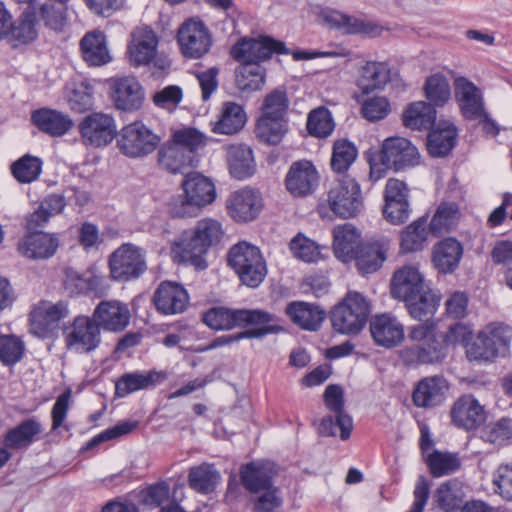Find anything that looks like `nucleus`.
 Here are the masks:
<instances>
[{"instance_id": "obj_1", "label": "nucleus", "mask_w": 512, "mask_h": 512, "mask_svg": "<svg viewBox=\"0 0 512 512\" xmlns=\"http://www.w3.org/2000/svg\"><path fill=\"white\" fill-rule=\"evenodd\" d=\"M224 231L222 224L214 218H202L194 227L183 231L171 244L174 262L186 263L197 270H204L208 263L204 255L210 248L220 243Z\"/></svg>"}, {"instance_id": "obj_2", "label": "nucleus", "mask_w": 512, "mask_h": 512, "mask_svg": "<svg viewBox=\"0 0 512 512\" xmlns=\"http://www.w3.org/2000/svg\"><path fill=\"white\" fill-rule=\"evenodd\" d=\"M206 145V136L192 127L174 131L170 140L157 148V165L169 174L184 173L195 167L198 150Z\"/></svg>"}, {"instance_id": "obj_3", "label": "nucleus", "mask_w": 512, "mask_h": 512, "mask_svg": "<svg viewBox=\"0 0 512 512\" xmlns=\"http://www.w3.org/2000/svg\"><path fill=\"white\" fill-rule=\"evenodd\" d=\"M408 339L415 344L400 351V358L406 365L434 364L446 356L444 337L436 332L434 321L409 327Z\"/></svg>"}, {"instance_id": "obj_4", "label": "nucleus", "mask_w": 512, "mask_h": 512, "mask_svg": "<svg viewBox=\"0 0 512 512\" xmlns=\"http://www.w3.org/2000/svg\"><path fill=\"white\" fill-rule=\"evenodd\" d=\"M181 186L184 195L172 199L169 203V212L173 217L195 216L198 209L210 205L216 199L213 181L199 172L186 174Z\"/></svg>"}, {"instance_id": "obj_5", "label": "nucleus", "mask_w": 512, "mask_h": 512, "mask_svg": "<svg viewBox=\"0 0 512 512\" xmlns=\"http://www.w3.org/2000/svg\"><path fill=\"white\" fill-rule=\"evenodd\" d=\"M370 313V300L360 292L348 291L331 311L330 320L336 332L356 335L366 326Z\"/></svg>"}, {"instance_id": "obj_6", "label": "nucleus", "mask_w": 512, "mask_h": 512, "mask_svg": "<svg viewBox=\"0 0 512 512\" xmlns=\"http://www.w3.org/2000/svg\"><path fill=\"white\" fill-rule=\"evenodd\" d=\"M512 329L503 323H490L467 346V357L470 360L493 361L509 352Z\"/></svg>"}, {"instance_id": "obj_7", "label": "nucleus", "mask_w": 512, "mask_h": 512, "mask_svg": "<svg viewBox=\"0 0 512 512\" xmlns=\"http://www.w3.org/2000/svg\"><path fill=\"white\" fill-rule=\"evenodd\" d=\"M228 264L241 282L249 287H258L266 277L267 266L258 247L239 242L229 250Z\"/></svg>"}, {"instance_id": "obj_8", "label": "nucleus", "mask_w": 512, "mask_h": 512, "mask_svg": "<svg viewBox=\"0 0 512 512\" xmlns=\"http://www.w3.org/2000/svg\"><path fill=\"white\" fill-rule=\"evenodd\" d=\"M161 136L142 121L125 125L117 135V147L128 158L142 159L157 150Z\"/></svg>"}, {"instance_id": "obj_9", "label": "nucleus", "mask_w": 512, "mask_h": 512, "mask_svg": "<svg viewBox=\"0 0 512 512\" xmlns=\"http://www.w3.org/2000/svg\"><path fill=\"white\" fill-rule=\"evenodd\" d=\"M111 277L120 282L139 278L146 270V251L133 243H123L109 256Z\"/></svg>"}, {"instance_id": "obj_10", "label": "nucleus", "mask_w": 512, "mask_h": 512, "mask_svg": "<svg viewBox=\"0 0 512 512\" xmlns=\"http://www.w3.org/2000/svg\"><path fill=\"white\" fill-rule=\"evenodd\" d=\"M274 53L289 54L285 43L269 36L241 38L231 48V57L241 65H259L269 59Z\"/></svg>"}, {"instance_id": "obj_11", "label": "nucleus", "mask_w": 512, "mask_h": 512, "mask_svg": "<svg viewBox=\"0 0 512 512\" xmlns=\"http://www.w3.org/2000/svg\"><path fill=\"white\" fill-rule=\"evenodd\" d=\"M328 204L332 212L341 218L356 216L363 205L357 181L349 175L339 178L328 192Z\"/></svg>"}, {"instance_id": "obj_12", "label": "nucleus", "mask_w": 512, "mask_h": 512, "mask_svg": "<svg viewBox=\"0 0 512 512\" xmlns=\"http://www.w3.org/2000/svg\"><path fill=\"white\" fill-rule=\"evenodd\" d=\"M78 129L82 143L94 148L107 146L118 135L114 117L103 112H93L85 116Z\"/></svg>"}, {"instance_id": "obj_13", "label": "nucleus", "mask_w": 512, "mask_h": 512, "mask_svg": "<svg viewBox=\"0 0 512 512\" xmlns=\"http://www.w3.org/2000/svg\"><path fill=\"white\" fill-rule=\"evenodd\" d=\"M177 42L184 57L199 59L210 50L212 36L202 21L189 19L178 29Z\"/></svg>"}, {"instance_id": "obj_14", "label": "nucleus", "mask_w": 512, "mask_h": 512, "mask_svg": "<svg viewBox=\"0 0 512 512\" xmlns=\"http://www.w3.org/2000/svg\"><path fill=\"white\" fill-rule=\"evenodd\" d=\"M65 343L68 349L77 353H89L101 343V332L94 318L77 316L65 332Z\"/></svg>"}, {"instance_id": "obj_15", "label": "nucleus", "mask_w": 512, "mask_h": 512, "mask_svg": "<svg viewBox=\"0 0 512 512\" xmlns=\"http://www.w3.org/2000/svg\"><path fill=\"white\" fill-rule=\"evenodd\" d=\"M409 188L407 184L397 178L387 180L384 189V218L393 225L406 222L410 216Z\"/></svg>"}, {"instance_id": "obj_16", "label": "nucleus", "mask_w": 512, "mask_h": 512, "mask_svg": "<svg viewBox=\"0 0 512 512\" xmlns=\"http://www.w3.org/2000/svg\"><path fill=\"white\" fill-rule=\"evenodd\" d=\"M380 160L386 168L401 171L418 165L420 154L416 146L408 139L391 137L382 144Z\"/></svg>"}, {"instance_id": "obj_17", "label": "nucleus", "mask_w": 512, "mask_h": 512, "mask_svg": "<svg viewBox=\"0 0 512 512\" xmlns=\"http://www.w3.org/2000/svg\"><path fill=\"white\" fill-rule=\"evenodd\" d=\"M320 181L314 164L308 160L293 162L285 177L287 191L293 197H306L314 193Z\"/></svg>"}, {"instance_id": "obj_18", "label": "nucleus", "mask_w": 512, "mask_h": 512, "mask_svg": "<svg viewBox=\"0 0 512 512\" xmlns=\"http://www.w3.org/2000/svg\"><path fill=\"white\" fill-rule=\"evenodd\" d=\"M189 302V294L184 286L173 281L161 282L153 294V303L163 315L183 313Z\"/></svg>"}, {"instance_id": "obj_19", "label": "nucleus", "mask_w": 512, "mask_h": 512, "mask_svg": "<svg viewBox=\"0 0 512 512\" xmlns=\"http://www.w3.org/2000/svg\"><path fill=\"white\" fill-rule=\"evenodd\" d=\"M67 315L65 303L42 301L30 312V330L34 335L46 338Z\"/></svg>"}, {"instance_id": "obj_20", "label": "nucleus", "mask_w": 512, "mask_h": 512, "mask_svg": "<svg viewBox=\"0 0 512 512\" xmlns=\"http://www.w3.org/2000/svg\"><path fill=\"white\" fill-rule=\"evenodd\" d=\"M228 215L238 223L253 221L262 209V199L258 192L243 188L232 192L226 200Z\"/></svg>"}, {"instance_id": "obj_21", "label": "nucleus", "mask_w": 512, "mask_h": 512, "mask_svg": "<svg viewBox=\"0 0 512 512\" xmlns=\"http://www.w3.org/2000/svg\"><path fill=\"white\" fill-rule=\"evenodd\" d=\"M454 96L460 112L465 119L477 120L485 110L483 93L466 77L454 80Z\"/></svg>"}, {"instance_id": "obj_22", "label": "nucleus", "mask_w": 512, "mask_h": 512, "mask_svg": "<svg viewBox=\"0 0 512 512\" xmlns=\"http://www.w3.org/2000/svg\"><path fill=\"white\" fill-rule=\"evenodd\" d=\"M370 333L376 345L387 349L398 346L405 338L404 325L389 313L372 317Z\"/></svg>"}, {"instance_id": "obj_23", "label": "nucleus", "mask_w": 512, "mask_h": 512, "mask_svg": "<svg viewBox=\"0 0 512 512\" xmlns=\"http://www.w3.org/2000/svg\"><path fill=\"white\" fill-rule=\"evenodd\" d=\"M238 327H253L239 333V337L261 338L277 333L282 327L276 323V316L261 309H237Z\"/></svg>"}, {"instance_id": "obj_24", "label": "nucleus", "mask_w": 512, "mask_h": 512, "mask_svg": "<svg viewBox=\"0 0 512 512\" xmlns=\"http://www.w3.org/2000/svg\"><path fill=\"white\" fill-rule=\"evenodd\" d=\"M67 2L65 0H38L27 6L38 24L49 30L62 32L67 24Z\"/></svg>"}, {"instance_id": "obj_25", "label": "nucleus", "mask_w": 512, "mask_h": 512, "mask_svg": "<svg viewBox=\"0 0 512 512\" xmlns=\"http://www.w3.org/2000/svg\"><path fill=\"white\" fill-rule=\"evenodd\" d=\"M390 249V241L387 238L367 242L360 245L353 255V261L362 275H368L378 271Z\"/></svg>"}, {"instance_id": "obj_26", "label": "nucleus", "mask_w": 512, "mask_h": 512, "mask_svg": "<svg viewBox=\"0 0 512 512\" xmlns=\"http://www.w3.org/2000/svg\"><path fill=\"white\" fill-rule=\"evenodd\" d=\"M428 288L423 275L414 266H403L395 271L391 281V294L399 300H411Z\"/></svg>"}, {"instance_id": "obj_27", "label": "nucleus", "mask_w": 512, "mask_h": 512, "mask_svg": "<svg viewBox=\"0 0 512 512\" xmlns=\"http://www.w3.org/2000/svg\"><path fill=\"white\" fill-rule=\"evenodd\" d=\"M92 317L100 328L119 332L129 324L130 311L127 305L119 301H102L95 308Z\"/></svg>"}, {"instance_id": "obj_28", "label": "nucleus", "mask_w": 512, "mask_h": 512, "mask_svg": "<svg viewBox=\"0 0 512 512\" xmlns=\"http://www.w3.org/2000/svg\"><path fill=\"white\" fill-rule=\"evenodd\" d=\"M453 423L465 430H474L485 421V410L472 395H463L451 409Z\"/></svg>"}, {"instance_id": "obj_29", "label": "nucleus", "mask_w": 512, "mask_h": 512, "mask_svg": "<svg viewBox=\"0 0 512 512\" xmlns=\"http://www.w3.org/2000/svg\"><path fill=\"white\" fill-rule=\"evenodd\" d=\"M112 98L118 110L133 112L142 107L145 95L134 77H123L115 81Z\"/></svg>"}, {"instance_id": "obj_30", "label": "nucleus", "mask_w": 512, "mask_h": 512, "mask_svg": "<svg viewBox=\"0 0 512 512\" xmlns=\"http://www.w3.org/2000/svg\"><path fill=\"white\" fill-rule=\"evenodd\" d=\"M58 247V237L44 232L29 233L18 242V251L29 259H48Z\"/></svg>"}, {"instance_id": "obj_31", "label": "nucleus", "mask_w": 512, "mask_h": 512, "mask_svg": "<svg viewBox=\"0 0 512 512\" xmlns=\"http://www.w3.org/2000/svg\"><path fill=\"white\" fill-rule=\"evenodd\" d=\"M31 120L41 132L51 137H61L65 135L74 125L69 115L50 108L35 110L32 112Z\"/></svg>"}, {"instance_id": "obj_32", "label": "nucleus", "mask_w": 512, "mask_h": 512, "mask_svg": "<svg viewBox=\"0 0 512 512\" xmlns=\"http://www.w3.org/2000/svg\"><path fill=\"white\" fill-rule=\"evenodd\" d=\"M448 388V383L442 376L423 378L413 391V402L422 408L437 406L444 401Z\"/></svg>"}, {"instance_id": "obj_33", "label": "nucleus", "mask_w": 512, "mask_h": 512, "mask_svg": "<svg viewBox=\"0 0 512 512\" xmlns=\"http://www.w3.org/2000/svg\"><path fill=\"white\" fill-rule=\"evenodd\" d=\"M275 471L269 463L251 462L240 469V480L243 487L252 495L275 486Z\"/></svg>"}, {"instance_id": "obj_34", "label": "nucleus", "mask_w": 512, "mask_h": 512, "mask_svg": "<svg viewBox=\"0 0 512 512\" xmlns=\"http://www.w3.org/2000/svg\"><path fill=\"white\" fill-rule=\"evenodd\" d=\"M80 51L88 66L100 67L112 60L106 36L100 31L87 32L80 41Z\"/></svg>"}, {"instance_id": "obj_35", "label": "nucleus", "mask_w": 512, "mask_h": 512, "mask_svg": "<svg viewBox=\"0 0 512 512\" xmlns=\"http://www.w3.org/2000/svg\"><path fill=\"white\" fill-rule=\"evenodd\" d=\"M157 45V37L151 29H137L128 47L131 63L135 66L149 64L156 55Z\"/></svg>"}, {"instance_id": "obj_36", "label": "nucleus", "mask_w": 512, "mask_h": 512, "mask_svg": "<svg viewBox=\"0 0 512 512\" xmlns=\"http://www.w3.org/2000/svg\"><path fill=\"white\" fill-rule=\"evenodd\" d=\"M286 313L294 324L309 331L319 329L326 317L322 308L302 301L289 303L286 307Z\"/></svg>"}, {"instance_id": "obj_37", "label": "nucleus", "mask_w": 512, "mask_h": 512, "mask_svg": "<svg viewBox=\"0 0 512 512\" xmlns=\"http://www.w3.org/2000/svg\"><path fill=\"white\" fill-rule=\"evenodd\" d=\"M463 248L454 238H446L437 243L432 251L434 267L440 273H452L460 263Z\"/></svg>"}, {"instance_id": "obj_38", "label": "nucleus", "mask_w": 512, "mask_h": 512, "mask_svg": "<svg viewBox=\"0 0 512 512\" xmlns=\"http://www.w3.org/2000/svg\"><path fill=\"white\" fill-rule=\"evenodd\" d=\"M360 233L350 223L338 225L333 229V252L337 259L344 263L353 261V255L358 245Z\"/></svg>"}, {"instance_id": "obj_39", "label": "nucleus", "mask_w": 512, "mask_h": 512, "mask_svg": "<svg viewBox=\"0 0 512 512\" xmlns=\"http://www.w3.org/2000/svg\"><path fill=\"white\" fill-rule=\"evenodd\" d=\"M389 79L390 71L386 63L367 61L359 69L356 85L363 94H370L375 90L382 89Z\"/></svg>"}, {"instance_id": "obj_40", "label": "nucleus", "mask_w": 512, "mask_h": 512, "mask_svg": "<svg viewBox=\"0 0 512 512\" xmlns=\"http://www.w3.org/2000/svg\"><path fill=\"white\" fill-rule=\"evenodd\" d=\"M246 120V113L240 104L225 102L218 119L211 122L212 131L218 134L233 135L244 127Z\"/></svg>"}, {"instance_id": "obj_41", "label": "nucleus", "mask_w": 512, "mask_h": 512, "mask_svg": "<svg viewBox=\"0 0 512 512\" xmlns=\"http://www.w3.org/2000/svg\"><path fill=\"white\" fill-rule=\"evenodd\" d=\"M324 402L330 411L336 414V423L340 428V438L347 440L350 437L353 421L352 418L344 412V392L341 386L328 385L324 392Z\"/></svg>"}, {"instance_id": "obj_42", "label": "nucleus", "mask_w": 512, "mask_h": 512, "mask_svg": "<svg viewBox=\"0 0 512 512\" xmlns=\"http://www.w3.org/2000/svg\"><path fill=\"white\" fill-rule=\"evenodd\" d=\"M226 158L229 171L234 178L245 179L253 174V153L247 145H228L226 147Z\"/></svg>"}, {"instance_id": "obj_43", "label": "nucleus", "mask_w": 512, "mask_h": 512, "mask_svg": "<svg viewBox=\"0 0 512 512\" xmlns=\"http://www.w3.org/2000/svg\"><path fill=\"white\" fill-rule=\"evenodd\" d=\"M221 475L213 464L202 463L190 468L189 487L200 494L212 493L219 484Z\"/></svg>"}, {"instance_id": "obj_44", "label": "nucleus", "mask_w": 512, "mask_h": 512, "mask_svg": "<svg viewBox=\"0 0 512 512\" xmlns=\"http://www.w3.org/2000/svg\"><path fill=\"white\" fill-rule=\"evenodd\" d=\"M42 431L41 423L35 418H29L7 432L4 444L10 449L26 448L34 442L36 436Z\"/></svg>"}, {"instance_id": "obj_45", "label": "nucleus", "mask_w": 512, "mask_h": 512, "mask_svg": "<svg viewBox=\"0 0 512 512\" xmlns=\"http://www.w3.org/2000/svg\"><path fill=\"white\" fill-rule=\"evenodd\" d=\"M402 117L403 124L410 129H431L436 120V110L425 101H417L404 110Z\"/></svg>"}, {"instance_id": "obj_46", "label": "nucleus", "mask_w": 512, "mask_h": 512, "mask_svg": "<svg viewBox=\"0 0 512 512\" xmlns=\"http://www.w3.org/2000/svg\"><path fill=\"white\" fill-rule=\"evenodd\" d=\"M325 20L332 26L344 28L349 34L361 33L369 36H377L381 32V28L372 21L351 17L337 11L328 13Z\"/></svg>"}, {"instance_id": "obj_47", "label": "nucleus", "mask_w": 512, "mask_h": 512, "mask_svg": "<svg viewBox=\"0 0 512 512\" xmlns=\"http://www.w3.org/2000/svg\"><path fill=\"white\" fill-rule=\"evenodd\" d=\"M439 301V297L429 287L417 293L413 299L404 300L410 316L422 323L431 321L430 318L435 314Z\"/></svg>"}, {"instance_id": "obj_48", "label": "nucleus", "mask_w": 512, "mask_h": 512, "mask_svg": "<svg viewBox=\"0 0 512 512\" xmlns=\"http://www.w3.org/2000/svg\"><path fill=\"white\" fill-rule=\"evenodd\" d=\"M464 491L462 484L457 480H449L442 483L435 493V501L437 506L443 512L460 511L463 507Z\"/></svg>"}, {"instance_id": "obj_49", "label": "nucleus", "mask_w": 512, "mask_h": 512, "mask_svg": "<svg viewBox=\"0 0 512 512\" xmlns=\"http://www.w3.org/2000/svg\"><path fill=\"white\" fill-rule=\"evenodd\" d=\"M456 128L449 124L443 128H434L430 131L427 140V149L433 157H444L451 152L456 142Z\"/></svg>"}, {"instance_id": "obj_50", "label": "nucleus", "mask_w": 512, "mask_h": 512, "mask_svg": "<svg viewBox=\"0 0 512 512\" xmlns=\"http://www.w3.org/2000/svg\"><path fill=\"white\" fill-rule=\"evenodd\" d=\"M427 218L420 217L405 227L401 232L400 247L405 253L422 250L430 229L427 228Z\"/></svg>"}, {"instance_id": "obj_51", "label": "nucleus", "mask_w": 512, "mask_h": 512, "mask_svg": "<svg viewBox=\"0 0 512 512\" xmlns=\"http://www.w3.org/2000/svg\"><path fill=\"white\" fill-rule=\"evenodd\" d=\"M288 131L285 118L261 116L256 124L257 137L270 145L279 144Z\"/></svg>"}, {"instance_id": "obj_52", "label": "nucleus", "mask_w": 512, "mask_h": 512, "mask_svg": "<svg viewBox=\"0 0 512 512\" xmlns=\"http://www.w3.org/2000/svg\"><path fill=\"white\" fill-rule=\"evenodd\" d=\"M156 377H159V374L153 371L126 373L116 382L115 393L118 397H125L135 391L146 389L154 385Z\"/></svg>"}, {"instance_id": "obj_53", "label": "nucleus", "mask_w": 512, "mask_h": 512, "mask_svg": "<svg viewBox=\"0 0 512 512\" xmlns=\"http://www.w3.org/2000/svg\"><path fill=\"white\" fill-rule=\"evenodd\" d=\"M425 97L428 99V104L432 107L444 106L451 97V89L448 79L440 74L435 73L426 79L424 84Z\"/></svg>"}, {"instance_id": "obj_54", "label": "nucleus", "mask_w": 512, "mask_h": 512, "mask_svg": "<svg viewBox=\"0 0 512 512\" xmlns=\"http://www.w3.org/2000/svg\"><path fill=\"white\" fill-rule=\"evenodd\" d=\"M459 217V208L455 203L440 204L430 221V232L435 235L449 232L455 227Z\"/></svg>"}, {"instance_id": "obj_55", "label": "nucleus", "mask_w": 512, "mask_h": 512, "mask_svg": "<svg viewBox=\"0 0 512 512\" xmlns=\"http://www.w3.org/2000/svg\"><path fill=\"white\" fill-rule=\"evenodd\" d=\"M426 463L433 477H442L460 469L461 461L457 454L435 450L426 458Z\"/></svg>"}, {"instance_id": "obj_56", "label": "nucleus", "mask_w": 512, "mask_h": 512, "mask_svg": "<svg viewBox=\"0 0 512 512\" xmlns=\"http://www.w3.org/2000/svg\"><path fill=\"white\" fill-rule=\"evenodd\" d=\"M38 25L27 7L22 16L14 24H10L11 39L17 44H27L34 41L38 35Z\"/></svg>"}, {"instance_id": "obj_57", "label": "nucleus", "mask_w": 512, "mask_h": 512, "mask_svg": "<svg viewBox=\"0 0 512 512\" xmlns=\"http://www.w3.org/2000/svg\"><path fill=\"white\" fill-rule=\"evenodd\" d=\"M235 81L241 91H256L265 83V69L260 65H240L235 71Z\"/></svg>"}, {"instance_id": "obj_58", "label": "nucleus", "mask_w": 512, "mask_h": 512, "mask_svg": "<svg viewBox=\"0 0 512 512\" xmlns=\"http://www.w3.org/2000/svg\"><path fill=\"white\" fill-rule=\"evenodd\" d=\"M203 322L214 330H231L238 327L237 309L212 307L202 316Z\"/></svg>"}, {"instance_id": "obj_59", "label": "nucleus", "mask_w": 512, "mask_h": 512, "mask_svg": "<svg viewBox=\"0 0 512 512\" xmlns=\"http://www.w3.org/2000/svg\"><path fill=\"white\" fill-rule=\"evenodd\" d=\"M358 155L356 146L345 139L334 142L331 168L336 173H344L355 162Z\"/></svg>"}, {"instance_id": "obj_60", "label": "nucleus", "mask_w": 512, "mask_h": 512, "mask_svg": "<svg viewBox=\"0 0 512 512\" xmlns=\"http://www.w3.org/2000/svg\"><path fill=\"white\" fill-rule=\"evenodd\" d=\"M335 123L331 112L324 106L312 110L307 118V130L317 138H326L334 131Z\"/></svg>"}, {"instance_id": "obj_61", "label": "nucleus", "mask_w": 512, "mask_h": 512, "mask_svg": "<svg viewBox=\"0 0 512 512\" xmlns=\"http://www.w3.org/2000/svg\"><path fill=\"white\" fill-rule=\"evenodd\" d=\"M42 170L39 158L25 155L11 165L13 176L20 183H31L38 179Z\"/></svg>"}, {"instance_id": "obj_62", "label": "nucleus", "mask_w": 512, "mask_h": 512, "mask_svg": "<svg viewBox=\"0 0 512 512\" xmlns=\"http://www.w3.org/2000/svg\"><path fill=\"white\" fill-rule=\"evenodd\" d=\"M494 492L505 501H512V462L502 463L493 473Z\"/></svg>"}, {"instance_id": "obj_63", "label": "nucleus", "mask_w": 512, "mask_h": 512, "mask_svg": "<svg viewBox=\"0 0 512 512\" xmlns=\"http://www.w3.org/2000/svg\"><path fill=\"white\" fill-rule=\"evenodd\" d=\"M24 353L23 342L14 335L0 336V360L5 365L19 362Z\"/></svg>"}, {"instance_id": "obj_64", "label": "nucleus", "mask_w": 512, "mask_h": 512, "mask_svg": "<svg viewBox=\"0 0 512 512\" xmlns=\"http://www.w3.org/2000/svg\"><path fill=\"white\" fill-rule=\"evenodd\" d=\"M251 501L253 504V512H274L281 507L283 502L279 488L276 486L263 490L259 494H253Z\"/></svg>"}]
</instances>
